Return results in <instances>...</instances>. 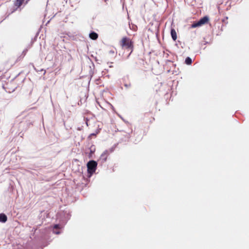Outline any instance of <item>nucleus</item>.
Masks as SVG:
<instances>
[{
	"label": "nucleus",
	"mask_w": 249,
	"mask_h": 249,
	"mask_svg": "<svg viewBox=\"0 0 249 249\" xmlns=\"http://www.w3.org/2000/svg\"><path fill=\"white\" fill-rule=\"evenodd\" d=\"M60 225L58 224H56L53 226V229H60Z\"/></svg>",
	"instance_id": "nucleus-10"
},
{
	"label": "nucleus",
	"mask_w": 249,
	"mask_h": 249,
	"mask_svg": "<svg viewBox=\"0 0 249 249\" xmlns=\"http://www.w3.org/2000/svg\"><path fill=\"white\" fill-rule=\"evenodd\" d=\"M105 1H107V0H105Z\"/></svg>",
	"instance_id": "nucleus-14"
},
{
	"label": "nucleus",
	"mask_w": 249,
	"mask_h": 249,
	"mask_svg": "<svg viewBox=\"0 0 249 249\" xmlns=\"http://www.w3.org/2000/svg\"><path fill=\"white\" fill-rule=\"evenodd\" d=\"M185 63L187 65H190L192 63V59L190 57H187L185 59Z\"/></svg>",
	"instance_id": "nucleus-9"
},
{
	"label": "nucleus",
	"mask_w": 249,
	"mask_h": 249,
	"mask_svg": "<svg viewBox=\"0 0 249 249\" xmlns=\"http://www.w3.org/2000/svg\"><path fill=\"white\" fill-rule=\"evenodd\" d=\"M208 20L209 18L207 16L204 17L197 22L194 23L193 24H192L191 27L194 28L201 26L202 25L206 24L208 21Z\"/></svg>",
	"instance_id": "nucleus-3"
},
{
	"label": "nucleus",
	"mask_w": 249,
	"mask_h": 249,
	"mask_svg": "<svg viewBox=\"0 0 249 249\" xmlns=\"http://www.w3.org/2000/svg\"><path fill=\"white\" fill-rule=\"evenodd\" d=\"M53 232L55 234H58L60 233V232L59 231H53Z\"/></svg>",
	"instance_id": "nucleus-12"
},
{
	"label": "nucleus",
	"mask_w": 249,
	"mask_h": 249,
	"mask_svg": "<svg viewBox=\"0 0 249 249\" xmlns=\"http://www.w3.org/2000/svg\"><path fill=\"white\" fill-rule=\"evenodd\" d=\"M95 134L94 133H92L91 134V135H94Z\"/></svg>",
	"instance_id": "nucleus-13"
},
{
	"label": "nucleus",
	"mask_w": 249,
	"mask_h": 249,
	"mask_svg": "<svg viewBox=\"0 0 249 249\" xmlns=\"http://www.w3.org/2000/svg\"><path fill=\"white\" fill-rule=\"evenodd\" d=\"M109 155V152L107 150H105L101 155V158L104 161H106L107 156Z\"/></svg>",
	"instance_id": "nucleus-4"
},
{
	"label": "nucleus",
	"mask_w": 249,
	"mask_h": 249,
	"mask_svg": "<svg viewBox=\"0 0 249 249\" xmlns=\"http://www.w3.org/2000/svg\"><path fill=\"white\" fill-rule=\"evenodd\" d=\"M89 37L93 40H95L98 38V34L95 32H92L89 35Z\"/></svg>",
	"instance_id": "nucleus-7"
},
{
	"label": "nucleus",
	"mask_w": 249,
	"mask_h": 249,
	"mask_svg": "<svg viewBox=\"0 0 249 249\" xmlns=\"http://www.w3.org/2000/svg\"><path fill=\"white\" fill-rule=\"evenodd\" d=\"M171 35L172 39L174 41L176 40V39L177 38V36L176 32L174 29H171Z\"/></svg>",
	"instance_id": "nucleus-5"
},
{
	"label": "nucleus",
	"mask_w": 249,
	"mask_h": 249,
	"mask_svg": "<svg viewBox=\"0 0 249 249\" xmlns=\"http://www.w3.org/2000/svg\"><path fill=\"white\" fill-rule=\"evenodd\" d=\"M121 45L123 47H125L126 49L132 50L133 46L131 40L127 37L123 38L121 42Z\"/></svg>",
	"instance_id": "nucleus-2"
},
{
	"label": "nucleus",
	"mask_w": 249,
	"mask_h": 249,
	"mask_svg": "<svg viewBox=\"0 0 249 249\" xmlns=\"http://www.w3.org/2000/svg\"><path fill=\"white\" fill-rule=\"evenodd\" d=\"M97 163L94 160H90L87 163V168L88 173L90 175L92 174L94 172H95L96 167H97Z\"/></svg>",
	"instance_id": "nucleus-1"
},
{
	"label": "nucleus",
	"mask_w": 249,
	"mask_h": 249,
	"mask_svg": "<svg viewBox=\"0 0 249 249\" xmlns=\"http://www.w3.org/2000/svg\"><path fill=\"white\" fill-rule=\"evenodd\" d=\"M24 1V0H16L15 5L16 6L19 7L21 5Z\"/></svg>",
	"instance_id": "nucleus-8"
},
{
	"label": "nucleus",
	"mask_w": 249,
	"mask_h": 249,
	"mask_svg": "<svg viewBox=\"0 0 249 249\" xmlns=\"http://www.w3.org/2000/svg\"><path fill=\"white\" fill-rule=\"evenodd\" d=\"M94 150H95V148H94L93 149H92V147L90 148V152L91 153L94 152Z\"/></svg>",
	"instance_id": "nucleus-11"
},
{
	"label": "nucleus",
	"mask_w": 249,
	"mask_h": 249,
	"mask_svg": "<svg viewBox=\"0 0 249 249\" xmlns=\"http://www.w3.org/2000/svg\"><path fill=\"white\" fill-rule=\"evenodd\" d=\"M7 218L5 214L3 213L0 214V222L5 223L7 221Z\"/></svg>",
	"instance_id": "nucleus-6"
}]
</instances>
